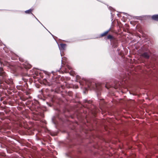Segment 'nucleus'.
<instances>
[{
  "label": "nucleus",
  "instance_id": "f8f14e48",
  "mask_svg": "<svg viewBox=\"0 0 158 158\" xmlns=\"http://www.w3.org/2000/svg\"><path fill=\"white\" fill-rule=\"evenodd\" d=\"M17 88L19 89H22V86H17Z\"/></svg>",
  "mask_w": 158,
  "mask_h": 158
},
{
  "label": "nucleus",
  "instance_id": "ddd939ff",
  "mask_svg": "<svg viewBox=\"0 0 158 158\" xmlns=\"http://www.w3.org/2000/svg\"><path fill=\"white\" fill-rule=\"evenodd\" d=\"M77 80H79V79L81 78H80V77L79 76L77 75Z\"/></svg>",
  "mask_w": 158,
  "mask_h": 158
},
{
  "label": "nucleus",
  "instance_id": "4468645a",
  "mask_svg": "<svg viewBox=\"0 0 158 158\" xmlns=\"http://www.w3.org/2000/svg\"><path fill=\"white\" fill-rule=\"evenodd\" d=\"M70 72H71V73H70V74H71V75H72V71H71H71H70Z\"/></svg>",
  "mask_w": 158,
  "mask_h": 158
},
{
  "label": "nucleus",
  "instance_id": "6e6552de",
  "mask_svg": "<svg viewBox=\"0 0 158 158\" xmlns=\"http://www.w3.org/2000/svg\"><path fill=\"white\" fill-rule=\"evenodd\" d=\"M66 60V58L65 57H63L62 58V60H61V63L62 64H64V62L65 60Z\"/></svg>",
  "mask_w": 158,
  "mask_h": 158
},
{
  "label": "nucleus",
  "instance_id": "20e7f679",
  "mask_svg": "<svg viewBox=\"0 0 158 158\" xmlns=\"http://www.w3.org/2000/svg\"><path fill=\"white\" fill-rule=\"evenodd\" d=\"M141 56L146 58L148 59L149 57V55L148 53L147 52H145L142 54Z\"/></svg>",
  "mask_w": 158,
  "mask_h": 158
},
{
  "label": "nucleus",
  "instance_id": "f257e3e1",
  "mask_svg": "<svg viewBox=\"0 0 158 158\" xmlns=\"http://www.w3.org/2000/svg\"><path fill=\"white\" fill-rule=\"evenodd\" d=\"M83 81L82 80H79V82L80 85H84L85 84L88 87L89 89L90 90L95 89L96 90L98 89V87L97 85L94 82L91 83L88 81H86L85 79L83 78Z\"/></svg>",
  "mask_w": 158,
  "mask_h": 158
},
{
  "label": "nucleus",
  "instance_id": "7ed1b4c3",
  "mask_svg": "<svg viewBox=\"0 0 158 158\" xmlns=\"http://www.w3.org/2000/svg\"><path fill=\"white\" fill-rule=\"evenodd\" d=\"M4 81L5 82L8 84L12 86L13 85V81L11 79H8V80L6 79V78H4Z\"/></svg>",
  "mask_w": 158,
  "mask_h": 158
},
{
  "label": "nucleus",
  "instance_id": "423d86ee",
  "mask_svg": "<svg viewBox=\"0 0 158 158\" xmlns=\"http://www.w3.org/2000/svg\"><path fill=\"white\" fill-rule=\"evenodd\" d=\"M152 19L158 21V15H154L152 17Z\"/></svg>",
  "mask_w": 158,
  "mask_h": 158
},
{
  "label": "nucleus",
  "instance_id": "dca6fc26",
  "mask_svg": "<svg viewBox=\"0 0 158 158\" xmlns=\"http://www.w3.org/2000/svg\"><path fill=\"white\" fill-rule=\"evenodd\" d=\"M85 90H87V89L86 87H85Z\"/></svg>",
  "mask_w": 158,
  "mask_h": 158
},
{
  "label": "nucleus",
  "instance_id": "0eeeda50",
  "mask_svg": "<svg viewBox=\"0 0 158 158\" xmlns=\"http://www.w3.org/2000/svg\"><path fill=\"white\" fill-rule=\"evenodd\" d=\"M110 31V30H109L108 31H106L105 32H104L103 33H102L101 35V36H104L105 35H106L108 32H109V31Z\"/></svg>",
  "mask_w": 158,
  "mask_h": 158
},
{
  "label": "nucleus",
  "instance_id": "9b49d317",
  "mask_svg": "<svg viewBox=\"0 0 158 158\" xmlns=\"http://www.w3.org/2000/svg\"><path fill=\"white\" fill-rule=\"evenodd\" d=\"M66 68H67L69 70H70L71 69V67L68 65H67L66 66Z\"/></svg>",
  "mask_w": 158,
  "mask_h": 158
},
{
  "label": "nucleus",
  "instance_id": "9d476101",
  "mask_svg": "<svg viewBox=\"0 0 158 158\" xmlns=\"http://www.w3.org/2000/svg\"><path fill=\"white\" fill-rule=\"evenodd\" d=\"M112 38H113V36L110 35H109L107 36V38L108 39H112Z\"/></svg>",
  "mask_w": 158,
  "mask_h": 158
},
{
  "label": "nucleus",
  "instance_id": "39448f33",
  "mask_svg": "<svg viewBox=\"0 0 158 158\" xmlns=\"http://www.w3.org/2000/svg\"><path fill=\"white\" fill-rule=\"evenodd\" d=\"M5 76V73L3 72V69L0 67V76L4 77Z\"/></svg>",
  "mask_w": 158,
  "mask_h": 158
},
{
  "label": "nucleus",
  "instance_id": "2eb2a0df",
  "mask_svg": "<svg viewBox=\"0 0 158 158\" xmlns=\"http://www.w3.org/2000/svg\"><path fill=\"white\" fill-rule=\"evenodd\" d=\"M106 87L107 89H109V87H108L106 85Z\"/></svg>",
  "mask_w": 158,
  "mask_h": 158
},
{
  "label": "nucleus",
  "instance_id": "1a4fd4ad",
  "mask_svg": "<svg viewBox=\"0 0 158 158\" xmlns=\"http://www.w3.org/2000/svg\"><path fill=\"white\" fill-rule=\"evenodd\" d=\"M33 10L32 9H29V10H26L25 11V12L27 13V14H28V13H30Z\"/></svg>",
  "mask_w": 158,
  "mask_h": 158
},
{
  "label": "nucleus",
  "instance_id": "f03ea898",
  "mask_svg": "<svg viewBox=\"0 0 158 158\" xmlns=\"http://www.w3.org/2000/svg\"><path fill=\"white\" fill-rule=\"evenodd\" d=\"M66 45L65 44H61L60 45H59V47L60 51V54L61 56H63V53L61 52V51H64L66 47Z\"/></svg>",
  "mask_w": 158,
  "mask_h": 158
}]
</instances>
